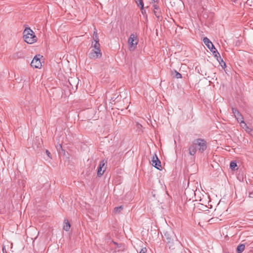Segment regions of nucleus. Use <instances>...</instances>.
<instances>
[{"label": "nucleus", "instance_id": "obj_19", "mask_svg": "<svg viewBox=\"0 0 253 253\" xmlns=\"http://www.w3.org/2000/svg\"><path fill=\"white\" fill-rule=\"evenodd\" d=\"M219 58L217 59V61H218L219 63L221 65V66L223 68H225L226 67V63L224 62L222 58L221 57L220 55H219Z\"/></svg>", "mask_w": 253, "mask_h": 253}, {"label": "nucleus", "instance_id": "obj_32", "mask_svg": "<svg viewBox=\"0 0 253 253\" xmlns=\"http://www.w3.org/2000/svg\"><path fill=\"white\" fill-rule=\"evenodd\" d=\"M57 149L58 150H59V149H61L62 150V146L60 144L58 148V146L57 147Z\"/></svg>", "mask_w": 253, "mask_h": 253}, {"label": "nucleus", "instance_id": "obj_15", "mask_svg": "<svg viewBox=\"0 0 253 253\" xmlns=\"http://www.w3.org/2000/svg\"><path fill=\"white\" fill-rule=\"evenodd\" d=\"M171 75L173 76V78H175L176 79H180L182 78L181 74L177 72L176 70L171 71Z\"/></svg>", "mask_w": 253, "mask_h": 253}, {"label": "nucleus", "instance_id": "obj_6", "mask_svg": "<svg viewBox=\"0 0 253 253\" xmlns=\"http://www.w3.org/2000/svg\"><path fill=\"white\" fill-rule=\"evenodd\" d=\"M232 113L234 114L238 123L240 124H242V123H244L243 117L236 108H232Z\"/></svg>", "mask_w": 253, "mask_h": 253}, {"label": "nucleus", "instance_id": "obj_8", "mask_svg": "<svg viewBox=\"0 0 253 253\" xmlns=\"http://www.w3.org/2000/svg\"><path fill=\"white\" fill-rule=\"evenodd\" d=\"M152 165H153V166H154V167H155L156 168H157L158 169H160V168L162 167H161V162L159 160L156 154H155V156H153V159L152 160Z\"/></svg>", "mask_w": 253, "mask_h": 253}, {"label": "nucleus", "instance_id": "obj_14", "mask_svg": "<svg viewBox=\"0 0 253 253\" xmlns=\"http://www.w3.org/2000/svg\"><path fill=\"white\" fill-rule=\"evenodd\" d=\"M189 153L191 155L194 156L197 151L196 146L194 145H191L189 148Z\"/></svg>", "mask_w": 253, "mask_h": 253}, {"label": "nucleus", "instance_id": "obj_5", "mask_svg": "<svg viewBox=\"0 0 253 253\" xmlns=\"http://www.w3.org/2000/svg\"><path fill=\"white\" fill-rule=\"evenodd\" d=\"M42 57L40 54L36 55L32 60L31 65L36 68H40L42 67V63L40 58Z\"/></svg>", "mask_w": 253, "mask_h": 253}, {"label": "nucleus", "instance_id": "obj_25", "mask_svg": "<svg viewBox=\"0 0 253 253\" xmlns=\"http://www.w3.org/2000/svg\"><path fill=\"white\" fill-rule=\"evenodd\" d=\"M249 197L253 198V187L249 188Z\"/></svg>", "mask_w": 253, "mask_h": 253}, {"label": "nucleus", "instance_id": "obj_1", "mask_svg": "<svg viewBox=\"0 0 253 253\" xmlns=\"http://www.w3.org/2000/svg\"><path fill=\"white\" fill-rule=\"evenodd\" d=\"M23 34L24 41L27 43L32 44L37 41L35 33L30 28H26Z\"/></svg>", "mask_w": 253, "mask_h": 253}, {"label": "nucleus", "instance_id": "obj_30", "mask_svg": "<svg viewBox=\"0 0 253 253\" xmlns=\"http://www.w3.org/2000/svg\"><path fill=\"white\" fill-rule=\"evenodd\" d=\"M147 252V249L146 248H143L141 249V251L139 252V253H146Z\"/></svg>", "mask_w": 253, "mask_h": 253}, {"label": "nucleus", "instance_id": "obj_20", "mask_svg": "<svg viewBox=\"0 0 253 253\" xmlns=\"http://www.w3.org/2000/svg\"><path fill=\"white\" fill-rule=\"evenodd\" d=\"M137 6L140 7V10H143L144 3L143 0H135Z\"/></svg>", "mask_w": 253, "mask_h": 253}, {"label": "nucleus", "instance_id": "obj_23", "mask_svg": "<svg viewBox=\"0 0 253 253\" xmlns=\"http://www.w3.org/2000/svg\"><path fill=\"white\" fill-rule=\"evenodd\" d=\"M123 209V207L122 206H120L119 207H117L114 208V211L116 213H120L121 211Z\"/></svg>", "mask_w": 253, "mask_h": 253}, {"label": "nucleus", "instance_id": "obj_28", "mask_svg": "<svg viewBox=\"0 0 253 253\" xmlns=\"http://www.w3.org/2000/svg\"><path fill=\"white\" fill-rule=\"evenodd\" d=\"M246 2L247 4L250 6L253 5V0H247Z\"/></svg>", "mask_w": 253, "mask_h": 253}, {"label": "nucleus", "instance_id": "obj_2", "mask_svg": "<svg viewBox=\"0 0 253 253\" xmlns=\"http://www.w3.org/2000/svg\"><path fill=\"white\" fill-rule=\"evenodd\" d=\"M167 247L171 250L172 253L179 252L182 249L180 242L177 239H175V241L172 242L169 241Z\"/></svg>", "mask_w": 253, "mask_h": 253}, {"label": "nucleus", "instance_id": "obj_18", "mask_svg": "<svg viewBox=\"0 0 253 253\" xmlns=\"http://www.w3.org/2000/svg\"><path fill=\"white\" fill-rule=\"evenodd\" d=\"M71 225L67 220H64V225L63 226V229L66 231L69 230Z\"/></svg>", "mask_w": 253, "mask_h": 253}, {"label": "nucleus", "instance_id": "obj_9", "mask_svg": "<svg viewBox=\"0 0 253 253\" xmlns=\"http://www.w3.org/2000/svg\"><path fill=\"white\" fill-rule=\"evenodd\" d=\"M203 42L205 45L211 51H212V50L215 49L214 46L208 38H204L203 39Z\"/></svg>", "mask_w": 253, "mask_h": 253}, {"label": "nucleus", "instance_id": "obj_37", "mask_svg": "<svg viewBox=\"0 0 253 253\" xmlns=\"http://www.w3.org/2000/svg\"><path fill=\"white\" fill-rule=\"evenodd\" d=\"M5 253H7L6 252V250H5Z\"/></svg>", "mask_w": 253, "mask_h": 253}, {"label": "nucleus", "instance_id": "obj_12", "mask_svg": "<svg viewBox=\"0 0 253 253\" xmlns=\"http://www.w3.org/2000/svg\"><path fill=\"white\" fill-rule=\"evenodd\" d=\"M153 6H154V13L155 15H156V16L158 18H159L160 17H161V11L159 10V6H158L157 5H154Z\"/></svg>", "mask_w": 253, "mask_h": 253}, {"label": "nucleus", "instance_id": "obj_13", "mask_svg": "<svg viewBox=\"0 0 253 253\" xmlns=\"http://www.w3.org/2000/svg\"><path fill=\"white\" fill-rule=\"evenodd\" d=\"M24 56V54L22 51H17L12 55V57L14 59L23 58Z\"/></svg>", "mask_w": 253, "mask_h": 253}, {"label": "nucleus", "instance_id": "obj_33", "mask_svg": "<svg viewBox=\"0 0 253 253\" xmlns=\"http://www.w3.org/2000/svg\"><path fill=\"white\" fill-rule=\"evenodd\" d=\"M141 11L142 14H144V13H145V10L144 8H143V10H141Z\"/></svg>", "mask_w": 253, "mask_h": 253}, {"label": "nucleus", "instance_id": "obj_11", "mask_svg": "<svg viewBox=\"0 0 253 253\" xmlns=\"http://www.w3.org/2000/svg\"><path fill=\"white\" fill-rule=\"evenodd\" d=\"M169 237H175V235H174V233L171 231H166L164 233V236H163L164 240H165L166 239H168Z\"/></svg>", "mask_w": 253, "mask_h": 253}, {"label": "nucleus", "instance_id": "obj_31", "mask_svg": "<svg viewBox=\"0 0 253 253\" xmlns=\"http://www.w3.org/2000/svg\"><path fill=\"white\" fill-rule=\"evenodd\" d=\"M46 153L47 155L48 156V157L51 158V154H50V153L48 150H46Z\"/></svg>", "mask_w": 253, "mask_h": 253}, {"label": "nucleus", "instance_id": "obj_3", "mask_svg": "<svg viewBox=\"0 0 253 253\" xmlns=\"http://www.w3.org/2000/svg\"><path fill=\"white\" fill-rule=\"evenodd\" d=\"M128 43L129 45V49L130 51L134 50L138 43V40L137 36L134 34H131L128 38Z\"/></svg>", "mask_w": 253, "mask_h": 253}, {"label": "nucleus", "instance_id": "obj_4", "mask_svg": "<svg viewBox=\"0 0 253 253\" xmlns=\"http://www.w3.org/2000/svg\"><path fill=\"white\" fill-rule=\"evenodd\" d=\"M194 144L198 145V149L201 153L205 151L207 148V142L203 139L198 138L196 139L194 142Z\"/></svg>", "mask_w": 253, "mask_h": 253}, {"label": "nucleus", "instance_id": "obj_22", "mask_svg": "<svg viewBox=\"0 0 253 253\" xmlns=\"http://www.w3.org/2000/svg\"><path fill=\"white\" fill-rule=\"evenodd\" d=\"M212 53H213V55H214V56L216 58V59L217 60V59L219 58V55H220L219 52H218V51L216 50V49L215 48V49H213L212 50V51H211Z\"/></svg>", "mask_w": 253, "mask_h": 253}, {"label": "nucleus", "instance_id": "obj_34", "mask_svg": "<svg viewBox=\"0 0 253 253\" xmlns=\"http://www.w3.org/2000/svg\"><path fill=\"white\" fill-rule=\"evenodd\" d=\"M5 250H6L4 248H2V252L3 253H5Z\"/></svg>", "mask_w": 253, "mask_h": 253}, {"label": "nucleus", "instance_id": "obj_26", "mask_svg": "<svg viewBox=\"0 0 253 253\" xmlns=\"http://www.w3.org/2000/svg\"><path fill=\"white\" fill-rule=\"evenodd\" d=\"M175 239H176V237H169L168 238V239H166L165 240H164L166 243H167V245L168 244V242L169 241L170 242H173L175 241Z\"/></svg>", "mask_w": 253, "mask_h": 253}, {"label": "nucleus", "instance_id": "obj_35", "mask_svg": "<svg viewBox=\"0 0 253 253\" xmlns=\"http://www.w3.org/2000/svg\"><path fill=\"white\" fill-rule=\"evenodd\" d=\"M114 243L115 244L117 245V246L119 247V245H118V244L117 243H116V242H114Z\"/></svg>", "mask_w": 253, "mask_h": 253}, {"label": "nucleus", "instance_id": "obj_16", "mask_svg": "<svg viewBox=\"0 0 253 253\" xmlns=\"http://www.w3.org/2000/svg\"><path fill=\"white\" fill-rule=\"evenodd\" d=\"M245 249V244H241L238 246L236 251L238 253H242L244 251Z\"/></svg>", "mask_w": 253, "mask_h": 253}, {"label": "nucleus", "instance_id": "obj_36", "mask_svg": "<svg viewBox=\"0 0 253 253\" xmlns=\"http://www.w3.org/2000/svg\"><path fill=\"white\" fill-rule=\"evenodd\" d=\"M154 2L157 1L158 0H152Z\"/></svg>", "mask_w": 253, "mask_h": 253}, {"label": "nucleus", "instance_id": "obj_27", "mask_svg": "<svg viewBox=\"0 0 253 253\" xmlns=\"http://www.w3.org/2000/svg\"><path fill=\"white\" fill-rule=\"evenodd\" d=\"M106 163H107V162L106 161H105L104 160L101 161L100 162V164H99V168L101 167V168H103Z\"/></svg>", "mask_w": 253, "mask_h": 253}, {"label": "nucleus", "instance_id": "obj_21", "mask_svg": "<svg viewBox=\"0 0 253 253\" xmlns=\"http://www.w3.org/2000/svg\"><path fill=\"white\" fill-rule=\"evenodd\" d=\"M102 169L103 168H101V167L100 168L98 167V170H97V175L98 176H102L103 175V174L104 173L105 169H104L103 170H102Z\"/></svg>", "mask_w": 253, "mask_h": 253}, {"label": "nucleus", "instance_id": "obj_24", "mask_svg": "<svg viewBox=\"0 0 253 253\" xmlns=\"http://www.w3.org/2000/svg\"><path fill=\"white\" fill-rule=\"evenodd\" d=\"M237 167V164L235 162H231L230 164V169L232 170H234L235 168Z\"/></svg>", "mask_w": 253, "mask_h": 253}, {"label": "nucleus", "instance_id": "obj_17", "mask_svg": "<svg viewBox=\"0 0 253 253\" xmlns=\"http://www.w3.org/2000/svg\"><path fill=\"white\" fill-rule=\"evenodd\" d=\"M95 43L92 45V47L94 48V49L97 50L100 49V43L99 42V38H96V40H94Z\"/></svg>", "mask_w": 253, "mask_h": 253}, {"label": "nucleus", "instance_id": "obj_29", "mask_svg": "<svg viewBox=\"0 0 253 253\" xmlns=\"http://www.w3.org/2000/svg\"><path fill=\"white\" fill-rule=\"evenodd\" d=\"M96 38H98L97 33V30L95 29V31H94L93 33V39L94 40H96Z\"/></svg>", "mask_w": 253, "mask_h": 253}, {"label": "nucleus", "instance_id": "obj_10", "mask_svg": "<svg viewBox=\"0 0 253 253\" xmlns=\"http://www.w3.org/2000/svg\"><path fill=\"white\" fill-rule=\"evenodd\" d=\"M241 127L245 129L247 132L250 134L251 135L253 134V129L251 128H250L245 123L244 121V123H242V124H241Z\"/></svg>", "mask_w": 253, "mask_h": 253}, {"label": "nucleus", "instance_id": "obj_7", "mask_svg": "<svg viewBox=\"0 0 253 253\" xmlns=\"http://www.w3.org/2000/svg\"><path fill=\"white\" fill-rule=\"evenodd\" d=\"M102 55L100 49H93L89 54L88 57L90 59H96Z\"/></svg>", "mask_w": 253, "mask_h": 253}]
</instances>
